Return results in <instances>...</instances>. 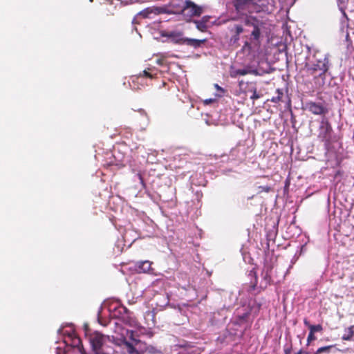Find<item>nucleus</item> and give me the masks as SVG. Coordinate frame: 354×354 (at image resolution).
<instances>
[{
  "mask_svg": "<svg viewBox=\"0 0 354 354\" xmlns=\"http://www.w3.org/2000/svg\"><path fill=\"white\" fill-rule=\"evenodd\" d=\"M260 45V39H258L257 41H254L252 39V36H250L249 41H245L244 45L243 46L244 50H247L250 51L252 48V46H258Z\"/></svg>",
  "mask_w": 354,
  "mask_h": 354,
  "instance_id": "20",
  "label": "nucleus"
},
{
  "mask_svg": "<svg viewBox=\"0 0 354 354\" xmlns=\"http://www.w3.org/2000/svg\"><path fill=\"white\" fill-rule=\"evenodd\" d=\"M291 351H292V348H286L284 349V353L285 354H290L291 353Z\"/></svg>",
  "mask_w": 354,
  "mask_h": 354,
  "instance_id": "36",
  "label": "nucleus"
},
{
  "mask_svg": "<svg viewBox=\"0 0 354 354\" xmlns=\"http://www.w3.org/2000/svg\"><path fill=\"white\" fill-rule=\"evenodd\" d=\"M232 4L240 17L255 12L254 0H233Z\"/></svg>",
  "mask_w": 354,
  "mask_h": 354,
  "instance_id": "3",
  "label": "nucleus"
},
{
  "mask_svg": "<svg viewBox=\"0 0 354 354\" xmlns=\"http://www.w3.org/2000/svg\"><path fill=\"white\" fill-rule=\"evenodd\" d=\"M245 93H251L250 98L252 100L259 99L261 95L257 93V87L256 82H250L245 83V87L244 88Z\"/></svg>",
  "mask_w": 354,
  "mask_h": 354,
  "instance_id": "13",
  "label": "nucleus"
},
{
  "mask_svg": "<svg viewBox=\"0 0 354 354\" xmlns=\"http://www.w3.org/2000/svg\"><path fill=\"white\" fill-rule=\"evenodd\" d=\"M85 335L88 338L94 353L102 350V346L108 338L100 332H91L88 326H85Z\"/></svg>",
  "mask_w": 354,
  "mask_h": 354,
  "instance_id": "2",
  "label": "nucleus"
},
{
  "mask_svg": "<svg viewBox=\"0 0 354 354\" xmlns=\"http://www.w3.org/2000/svg\"><path fill=\"white\" fill-rule=\"evenodd\" d=\"M203 12V8L196 5L193 1L190 0H186V4L185 6V9L182 14L184 16L193 17H199Z\"/></svg>",
  "mask_w": 354,
  "mask_h": 354,
  "instance_id": "6",
  "label": "nucleus"
},
{
  "mask_svg": "<svg viewBox=\"0 0 354 354\" xmlns=\"http://www.w3.org/2000/svg\"><path fill=\"white\" fill-rule=\"evenodd\" d=\"M138 113H140V116L143 121V125L140 124L139 126L141 129H145L149 123L148 115H147V113L144 110H142V109L138 111Z\"/></svg>",
  "mask_w": 354,
  "mask_h": 354,
  "instance_id": "23",
  "label": "nucleus"
},
{
  "mask_svg": "<svg viewBox=\"0 0 354 354\" xmlns=\"http://www.w3.org/2000/svg\"><path fill=\"white\" fill-rule=\"evenodd\" d=\"M130 310L124 306L120 304L118 307L115 308V312L118 313L117 315L121 319L122 316L129 313Z\"/></svg>",
  "mask_w": 354,
  "mask_h": 354,
  "instance_id": "24",
  "label": "nucleus"
},
{
  "mask_svg": "<svg viewBox=\"0 0 354 354\" xmlns=\"http://www.w3.org/2000/svg\"><path fill=\"white\" fill-rule=\"evenodd\" d=\"M211 18V16L205 15L200 20H194L193 22L199 31L205 32H207V29L211 26L209 23Z\"/></svg>",
  "mask_w": 354,
  "mask_h": 354,
  "instance_id": "12",
  "label": "nucleus"
},
{
  "mask_svg": "<svg viewBox=\"0 0 354 354\" xmlns=\"http://www.w3.org/2000/svg\"><path fill=\"white\" fill-rule=\"evenodd\" d=\"M276 92L277 93V95L272 97L270 101L274 103H279V102L282 101L283 93V91L280 88H277Z\"/></svg>",
  "mask_w": 354,
  "mask_h": 354,
  "instance_id": "25",
  "label": "nucleus"
},
{
  "mask_svg": "<svg viewBox=\"0 0 354 354\" xmlns=\"http://www.w3.org/2000/svg\"><path fill=\"white\" fill-rule=\"evenodd\" d=\"M152 263L149 261H138L136 264V269L138 272H147L151 270Z\"/></svg>",
  "mask_w": 354,
  "mask_h": 354,
  "instance_id": "16",
  "label": "nucleus"
},
{
  "mask_svg": "<svg viewBox=\"0 0 354 354\" xmlns=\"http://www.w3.org/2000/svg\"><path fill=\"white\" fill-rule=\"evenodd\" d=\"M207 41V39H191V38H185V44L187 46L193 47L194 48H197L201 47L203 44Z\"/></svg>",
  "mask_w": 354,
  "mask_h": 354,
  "instance_id": "17",
  "label": "nucleus"
},
{
  "mask_svg": "<svg viewBox=\"0 0 354 354\" xmlns=\"http://www.w3.org/2000/svg\"><path fill=\"white\" fill-rule=\"evenodd\" d=\"M138 176H139L140 179L141 180H142V176H141L140 174H138Z\"/></svg>",
  "mask_w": 354,
  "mask_h": 354,
  "instance_id": "42",
  "label": "nucleus"
},
{
  "mask_svg": "<svg viewBox=\"0 0 354 354\" xmlns=\"http://www.w3.org/2000/svg\"><path fill=\"white\" fill-rule=\"evenodd\" d=\"M317 339L315 335L312 331L309 330L308 335L307 337V346H309L312 342L315 341Z\"/></svg>",
  "mask_w": 354,
  "mask_h": 354,
  "instance_id": "29",
  "label": "nucleus"
},
{
  "mask_svg": "<svg viewBox=\"0 0 354 354\" xmlns=\"http://www.w3.org/2000/svg\"><path fill=\"white\" fill-rule=\"evenodd\" d=\"M255 3V12H271L272 4L270 0H254Z\"/></svg>",
  "mask_w": 354,
  "mask_h": 354,
  "instance_id": "14",
  "label": "nucleus"
},
{
  "mask_svg": "<svg viewBox=\"0 0 354 354\" xmlns=\"http://www.w3.org/2000/svg\"><path fill=\"white\" fill-rule=\"evenodd\" d=\"M243 27L241 24H235L231 29L232 32L237 33V35L241 34L243 32Z\"/></svg>",
  "mask_w": 354,
  "mask_h": 354,
  "instance_id": "27",
  "label": "nucleus"
},
{
  "mask_svg": "<svg viewBox=\"0 0 354 354\" xmlns=\"http://www.w3.org/2000/svg\"><path fill=\"white\" fill-rule=\"evenodd\" d=\"M244 84L243 81L239 82V86L241 87Z\"/></svg>",
  "mask_w": 354,
  "mask_h": 354,
  "instance_id": "40",
  "label": "nucleus"
},
{
  "mask_svg": "<svg viewBox=\"0 0 354 354\" xmlns=\"http://www.w3.org/2000/svg\"><path fill=\"white\" fill-rule=\"evenodd\" d=\"M271 190V187L269 186H259L258 187V194H261L262 192H269Z\"/></svg>",
  "mask_w": 354,
  "mask_h": 354,
  "instance_id": "30",
  "label": "nucleus"
},
{
  "mask_svg": "<svg viewBox=\"0 0 354 354\" xmlns=\"http://www.w3.org/2000/svg\"><path fill=\"white\" fill-rule=\"evenodd\" d=\"M306 108L314 115H325L328 113V108L319 102H308L306 104Z\"/></svg>",
  "mask_w": 354,
  "mask_h": 354,
  "instance_id": "7",
  "label": "nucleus"
},
{
  "mask_svg": "<svg viewBox=\"0 0 354 354\" xmlns=\"http://www.w3.org/2000/svg\"><path fill=\"white\" fill-rule=\"evenodd\" d=\"M167 37L171 39V41L174 44L183 45L185 44L186 37H183L182 32H170L167 33Z\"/></svg>",
  "mask_w": 354,
  "mask_h": 354,
  "instance_id": "15",
  "label": "nucleus"
},
{
  "mask_svg": "<svg viewBox=\"0 0 354 354\" xmlns=\"http://www.w3.org/2000/svg\"><path fill=\"white\" fill-rule=\"evenodd\" d=\"M354 336V324L353 326H349L346 330V333L343 335L342 339L344 341H351L353 339Z\"/></svg>",
  "mask_w": 354,
  "mask_h": 354,
  "instance_id": "21",
  "label": "nucleus"
},
{
  "mask_svg": "<svg viewBox=\"0 0 354 354\" xmlns=\"http://www.w3.org/2000/svg\"><path fill=\"white\" fill-rule=\"evenodd\" d=\"M73 342H74V344H76L77 346L81 343V340L80 338L75 339L73 340Z\"/></svg>",
  "mask_w": 354,
  "mask_h": 354,
  "instance_id": "38",
  "label": "nucleus"
},
{
  "mask_svg": "<svg viewBox=\"0 0 354 354\" xmlns=\"http://www.w3.org/2000/svg\"><path fill=\"white\" fill-rule=\"evenodd\" d=\"M295 354H308V352L304 351L303 349H300L297 353Z\"/></svg>",
  "mask_w": 354,
  "mask_h": 354,
  "instance_id": "37",
  "label": "nucleus"
},
{
  "mask_svg": "<svg viewBox=\"0 0 354 354\" xmlns=\"http://www.w3.org/2000/svg\"><path fill=\"white\" fill-rule=\"evenodd\" d=\"M250 274L254 277V281L251 282V288H252V290H254L257 285V277L256 272H251Z\"/></svg>",
  "mask_w": 354,
  "mask_h": 354,
  "instance_id": "31",
  "label": "nucleus"
},
{
  "mask_svg": "<svg viewBox=\"0 0 354 354\" xmlns=\"http://www.w3.org/2000/svg\"><path fill=\"white\" fill-rule=\"evenodd\" d=\"M214 88L217 91H220L221 93H225V90L222 87H221L218 84H214Z\"/></svg>",
  "mask_w": 354,
  "mask_h": 354,
  "instance_id": "34",
  "label": "nucleus"
},
{
  "mask_svg": "<svg viewBox=\"0 0 354 354\" xmlns=\"http://www.w3.org/2000/svg\"><path fill=\"white\" fill-rule=\"evenodd\" d=\"M346 38L347 40L349 39V34L348 33H347Z\"/></svg>",
  "mask_w": 354,
  "mask_h": 354,
  "instance_id": "41",
  "label": "nucleus"
},
{
  "mask_svg": "<svg viewBox=\"0 0 354 354\" xmlns=\"http://www.w3.org/2000/svg\"><path fill=\"white\" fill-rule=\"evenodd\" d=\"M335 347V345H334V344L322 346V347H319V348H317V351L315 352H314L313 354H323V353L329 354L330 353L331 350Z\"/></svg>",
  "mask_w": 354,
  "mask_h": 354,
  "instance_id": "22",
  "label": "nucleus"
},
{
  "mask_svg": "<svg viewBox=\"0 0 354 354\" xmlns=\"http://www.w3.org/2000/svg\"><path fill=\"white\" fill-rule=\"evenodd\" d=\"M304 325H305L306 326H307L308 328H309V326H312V324H310L309 321H308L306 318H305V319H304Z\"/></svg>",
  "mask_w": 354,
  "mask_h": 354,
  "instance_id": "35",
  "label": "nucleus"
},
{
  "mask_svg": "<svg viewBox=\"0 0 354 354\" xmlns=\"http://www.w3.org/2000/svg\"><path fill=\"white\" fill-rule=\"evenodd\" d=\"M250 73L257 74V73L255 70H250V68H241L232 71L230 73V76L235 78L237 76H243Z\"/></svg>",
  "mask_w": 354,
  "mask_h": 354,
  "instance_id": "18",
  "label": "nucleus"
},
{
  "mask_svg": "<svg viewBox=\"0 0 354 354\" xmlns=\"http://www.w3.org/2000/svg\"><path fill=\"white\" fill-rule=\"evenodd\" d=\"M94 353L95 354H107V353H104L102 350L97 351V352H95Z\"/></svg>",
  "mask_w": 354,
  "mask_h": 354,
  "instance_id": "39",
  "label": "nucleus"
},
{
  "mask_svg": "<svg viewBox=\"0 0 354 354\" xmlns=\"http://www.w3.org/2000/svg\"><path fill=\"white\" fill-rule=\"evenodd\" d=\"M185 4L186 0H171L168 6L171 14H182Z\"/></svg>",
  "mask_w": 354,
  "mask_h": 354,
  "instance_id": "10",
  "label": "nucleus"
},
{
  "mask_svg": "<svg viewBox=\"0 0 354 354\" xmlns=\"http://www.w3.org/2000/svg\"><path fill=\"white\" fill-rule=\"evenodd\" d=\"M240 35H237V33H234V35H232L231 40L233 41L234 43L237 42L240 37Z\"/></svg>",
  "mask_w": 354,
  "mask_h": 354,
  "instance_id": "32",
  "label": "nucleus"
},
{
  "mask_svg": "<svg viewBox=\"0 0 354 354\" xmlns=\"http://www.w3.org/2000/svg\"><path fill=\"white\" fill-rule=\"evenodd\" d=\"M244 24L248 26H252L253 30L251 32L252 39L254 41H257L261 37L260 22L254 17L250 15L245 16Z\"/></svg>",
  "mask_w": 354,
  "mask_h": 354,
  "instance_id": "5",
  "label": "nucleus"
},
{
  "mask_svg": "<svg viewBox=\"0 0 354 354\" xmlns=\"http://www.w3.org/2000/svg\"><path fill=\"white\" fill-rule=\"evenodd\" d=\"M332 132L333 129L329 121L327 119L322 120L319 129L318 138L326 145H328L331 140Z\"/></svg>",
  "mask_w": 354,
  "mask_h": 354,
  "instance_id": "4",
  "label": "nucleus"
},
{
  "mask_svg": "<svg viewBox=\"0 0 354 354\" xmlns=\"http://www.w3.org/2000/svg\"><path fill=\"white\" fill-rule=\"evenodd\" d=\"M121 320L126 324L133 326L136 324V319L133 315V313L129 311V313L125 314L124 316H122Z\"/></svg>",
  "mask_w": 354,
  "mask_h": 354,
  "instance_id": "19",
  "label": "nucleus"
},
{
  "mask_svg": "<svg viewBox=\"0 0 354 354\" xmlns=\"http://www.w3.org/2000/svg\"><path fill=\"white\" fill-rule=\"evenodd\" d=\"M313 57L315 61L312 64L306 63L305 64L307 73L315 77L324 75L328 70V59L324 56L317 58L315 54L313 55Z\"/></svg>",
  "mask_w": 354,
  "mask_h": 354,
  "instance_id": "1",
  "label": "nucleus"
},
{
  "mask_svg": "<svg viewBox=\"0 0 354 354\" xmlns=\"http://www.w3.org/2000/svg\"><path fill=\"white\" fill-rule=\"evenodd\" d=\"M156 75L157 70L155 68H149L144 70L142 73H140L139 75L133 76L132 82L135 83V82H139L140 80H142L144 78H149L151 80L156 78Z\"/></svg>",
  "mask_w": 354,
  "mask_h": 354,
  "instance_id": "11",
  "label": "nucleus"
},
{
  "mask_svg": "<svg viewBox=\"0 0 354 354\" xmlns=\"http://www.w3.org/2000/svg\"><path fill=\"white\" fill-rule=\"evenodd\" d=\"M160 15V14H171L169 10V8L168 5L159 6V7H152L148 8L146 10H144L140 12V15H142L145 18L149 17L150 14Z\"/></svg>",
  "mask_w": 354,
  "mask_h": 354,
  "instance_id": "9",
  "label": "nucleus"
},
{
  "mask_svg": "<svg viewBox=\"0 0 354 354\" xmlns=\"http://www.w3.org/2000/svg\"><path fill=\"white\" fill-rule=\"evenodd\" d=\"M124 345L127 347L128 354H141L131 343L125 342Z\"/></svg>",
  "mask_w": 354,
  "mask_h": 354,
  "instance_id": "26",
  "label": "nucleus"
},
{
  "mask_svg": "<svg viewBox=\"0 0 354 354\" xmlns=\"http://www.w3.org/2000/svg\"><path fill=\"white\" fill-rule=\"evenodd\" d=\"M123 131H125L124 133H127V134H129L130 136L132 135V132H131V129L129 127L127 128H124L122 130H121V131L120 132V133H122Z\"/></svg>",
  "mask_w": 354,
  "mask_h": 354,
  "instance_id": "33",
  "label": "nucleus"
},
{
  "mask_svg": "<svg viewBox=\"0 0 354 354\" xmlns=\"http://www.w3.org/2000/svg\"><path fill=\"white\" fill-rule=\"evenodd\" d=\"M309 330L314 333L317 332H322L323 330V327L321 324L312 325L309 326Z\"/></svg>",
  "mask_w": 354,
  "mask_h": 354,
  "instance_id": "28",
  "label": "nucleus"
},
{
  "mask_svg": "<svg viewBox=\"0 0 354 354\" xmlns=\"http://www.w3.org/2000/svg\"><path fill=\"white\" fill-rule=\"evenodd\" d=\"M272 270V266L269 263H266L263 266L261 276H262V281L261 283V288L264 289L268 285H270L272 283V279L271 277V272Z\"/></svg>",
  "mask_w": 354,
  "mask_h": 354,
  "instance_id": "8",
  "label": "nucleus"
}]
</instances>
